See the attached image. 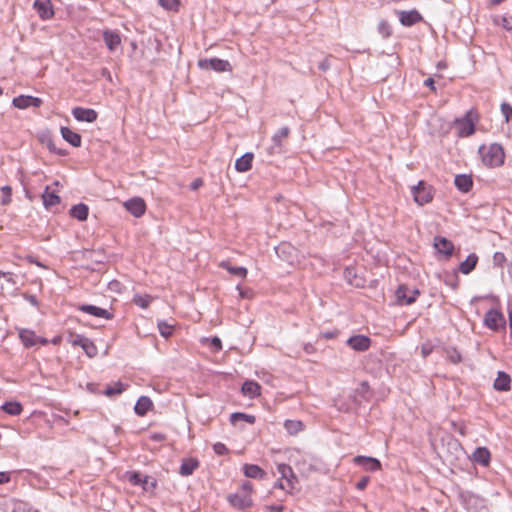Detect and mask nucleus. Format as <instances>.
<instances>
[{"label":"nucleus","mask_w":512,"mask_h":512,"mask_svg":"<svg viewBox=\"0 0 512 512\" xmlns=\"http://www.w3.org/2000/svg\"><path fill=\"white\" fill-rule=\"evenodd\" d=\"M479 153L481 155L483 164L487 167L495 168L504 164V148L498 143H491L489 145L480 146Z\"/></svg>","instance_id":"f257e3e1"},{"label":"nucleus","mask_w":512,"mask_h":512,"mask_svg":"<svg viewBox=\"0 0 512 512\" xmlns=\"http://www.w3.org/2000/svg\"><path fill=\"white\" fill-rule=\"evenodd\" d=\"M478 121V115L474 110H469L466 114L454 121V127L459 137H468L475 132V124Z\"/></svg>","instance_id":"f03ea898"},{"label":"nucleus","mask_w":512,"mask_h":512,"mask_svg":"<svg viewBox=\"0 0 512 512\" xmlns=\"http://www.w3.org/2000/svg\"><path fill=\"white\" fill-rule=\"evenodd\" d=\"M277 470L281 477L276 482L275 488H280L286 492H291L294 489L296 482V477L292 468L287 464H278Z\"/></svg>","instance_id":"7ed1b4c3"},{"label":"nucleus","mask_w":512,"mask_h":512,"mask_svg":"<svg viewBox=\"0 0 512 512\" xmlns=\"http://www.w3.org/2000/svg\"><path fill=\"white\" fill-rule=\"evenodd\" d=\"M412 194L414 197V201L423 206L425 204L430 203L434 197V189L431 185L427 184L424 181H419L416 186L412 188Z\"/></svg>","instance_id":"20e7f679"},{"label":"nucleus","mask_w":512,"mask_h":512,"mask_svg":"<svg viewBox=\"0 0 512 512\" xmlns=\"http://www.w3.org/2000/svg\"><path fill=\"white\" fill-rule=\"evenodd\" d=\"M484 324L489 329L497 331L505 327L506 320L502 312L498 309H490L485 314Z\"/></svg>","instance_id":"39448f33"},{"label":"nucleus","mask_w":512,"mask_h":512,"mask_svg":"<svg viewBox=\"0 0 512 512\" xmlns=\"http://www.w3.org/2000/svg\"><path fill=\"white\" fill-rule=\"evenodd\" d=\"M198 66L201 69L214 70L217 72L231 71L232 69L230 63L227 60L219 58L200 59L198 61Z\"/></svg>","instance_id":"423d86ee"},{"label":"nucleus","mask_w":512,"mask_h":512,"mask_svg":"<svg viewBox=\"0 0 512 512\" xmlns=\"http://www.w3.org/2000/svg\"><path fill=\"white\" fill-rule=\"evenodd\" d=\"M124 207L134 217H141L146 211L145 201L140 197H134L124 202Z\"/></svg>","instance_id":"0eeeda50"},{"label":"nucleus","mask_w":512,"mask_h":512,"mask_svg":"<svg viewBox=\"0 0 512 512\" xmlns=\"http://www.w3.org/2000/svg\"><path fill=\"white\" fill-rule=\"evenodd\" d=\"M418 295V290H409L404 285L399 286L396 290V298L400 304L410 305L416 301Z\"/></svg>","instance_id":"6e6552de"},{"label":"nucleus","mask_w":512,"mask_h":512,"mask_svg":"<svg viewBox=\"0 0 512 512\" xmlns=\"http://www.w3.org/2000/svg\"><path fill=\"white\" fill-rule=\"evenodd\" d=\"M434 248L439 254L445 256L446 259L450 258L453 254L454 244L445 237L436 236L434 238Z\"/></svg>","instance_id":"1a4fd4ad"},{"label":"nucleus","mask_w":512,"mask_h":512,"mask_svg":"<svg viewBox=\"0 0 512 512\" xmlns=\"http://www.w3.org/2000/svg\"><path fill=\"white\" fill-rule=\"evenodd\" d=\"M33 7L42 20H48L54 16L51 0H35Z\"/></svg>","instance_id":"9d476101"},{"label":"nucleus","mask_w":512,"mask_h":512,"mask_svg":"<svg viewBox=\"0 0 512 512\" xmlns=\"http://www.w3.org/2000/svg\"><path fill=\"white\" fill-rule=\"evenodd\" d=\"M12 104L18 109L39 107L42 104V99L30 95H20L13 99Z\"/></svg>","instance_id":"9b49d317"},{"label":"nucleus","mask_w":512,"mask_h":512,"mask_svg":"<svg viewBox=\"0 0 512 512\" xmlns=\"http://www.w3.org/2000/svg\"><path fill=\"white\" fill-rule=\"evenodd\" d=\"M72 115L77 121L92 123L97 119V112L94 109L75 107Z\"/></svg>","instance_id":"f8f14e48"},{"label":"nucleus","mask_w":512,"mask_h":512,"mask_svg":"<svg viewBox=\"0 0 512 512\" xmlns=\"http://www.w3.org/2000/svg\"><path fill=\"white\" fill-rule=\"evenodd\" d=\"M354 463L361 466L366 471H378L381 469V463L378 459L369 456H356Z\"/></svg>","instance_id":"ddd939ff"},{"label":"nucleus","mask_w":512,"mask_h":512,"mask_svg":"<svg viewBox=\"0 0 512 512\" xmlns=\"http://www.w3.org/2000/svg\"><path fill=\"white\" fill-rule=\"evenodd\" d=\"M347 344L355 351H366L371 345V339L365 335H355L347 340Z\"/></svg>","instance_id":"4468645a"},{"label":"nucleus","mask_w":512,"mask_h":512,"mask_svg":"<svg viewBox=\"0 0 512 512\" xmlns=\"http://www.w3.org/2000/svg\"><path fill=\"white\" fill-rule=\"evenodd\" d=\"M19 337L25 347L35 346L38 342L44 345L48 343L47 339H40L34 331L28 329L20 330Z\"/></svg>","instance_id":"2eb2a0df"},{"label":"nucleus","mask_w":512,"mask_h":512,"mask_svg":"<svg viewBox=\"0 0 512 512\" xmlns=\"http://www.w3.org/2000/svg\"><path fill=\"white\" fill-rule=\"evenodd\" d=\"M4 512H38L33 510L26 502L18 499H9L4 503Z\"/></svg>","instance_id":"dca6fc26"},{"label":"nucleus","mask_w":512,"mask_h":512,"mask_svg":"<svg viewBox=\"0 0 512 512\" xmlns=\"http://www.w3.org/2000/svg\"><path fill=\"white\" fill-rule=\"evenodd\" d=\"M79 310L89 315L104 318L107 320H111L113 318V314L110 313L108 310L94 305H82L79 307Z\"/></svg>","instance_id":"f3484780"},{"label":"nucleus","mask_w":512,"mask_h":512,"mask_svg":"<svg viewBox=\"0 0 512 512\" xmlns=\"http://www.w3.org/2000/svg\"><path fill=\"white\" fill-rule=\"evenodd\" d=\"M229 503L237 509H245L252 505V499L249 495H240L238 493L228 496Z\"/></svg>","instance_id":"a211bd4d"},{"label":"nucleus","mask_w":512,"mask_h":512,"mask_svg":"<svg viewBox=\"0 0 512 512\" xmlns=\"http://www.w3.org/2000/svg\"><path fill=\"white\" fill-rule=\"evenodd\" d=\"M103 40L109 51H114L121 44L120 34L116 31L104 30Z\"/></svg>","instance_id":"6ab92c4d"},{"label":"nucleus","mask_w":512,"mask_h":512,"mask_svg":"<svg viewBox=\"0 0 512 512\" xmlns=\"http://www.w3.org/2000/svg\"><path fill=\"white\" fill-rule=\"evenodd\" d=\"M241 392L251 399L261 395V385L256 381L247 380L243 383Z\"/></svg>","instance_id":"aec40b11"},{"label":"nucleus","mask_w":512,"mask_h":512,"mask_svg":"<svg viewBox=\"0 0 512 512\" xmlns=\"http://www.w3.org/2000/svg\"><path fill=\"white\" fill-rule=\"evenodd\" d=\"M478 263V256L475 253H471L467 258L460 262L458 271L464 275L471 273Z\"/></svg>","instance_id":"412c9836"},{"label":"nucleus","mask_w":512,"mask_h":512,"mask_svg":"<svg viewBox=\"0 0 512 512\" xmlns=\"http://www.w3.org/2000/svg\"><path fill=\"white\" fill-rule=\"evenodd\" d=\"M400 22L404 26H412L419 22L422 17L419 12L412 10V11H401L399 13Z\"/></svg>","instance_id":"4be33fe9"},{"label":"nucleus","mask_w":512,"mask_h":512,"mask_svg":"<svg viewBox=\"0 0 512 512\" xmlns=\"http://www.w3.org/2000/svg\"><path fill=\"white\" fill-rule=\"evenodd\" d=\"M199 467V461L196 458H185L182 460L179 473L182 476H190Z\"/></svg>","instance_id":"5701e85b"},{"label":"nucleus","mask_w":512,"mask_h":512,"mask_svg":"<svg viewBox=\"0 0 512 512\" xmlns=\"http://www.w3.org/2000/svg\"><path fill=\"white\" fill-rule=\"evenodd\" d=\"M473 460L481 464L482 466L487 467L491 461L490 451L486 447H478L473 453Z\"/></svg>","instance_id":"b1692460"},{"label":"nucleus","mask_w":512,"mask_h":512,"mask_svg":"<svg viewBox=\"0 0 512 512\" xmlns=\"http://www.w3.org/2000/svg\"><path fill=\"white\" fill-rule=\"evenodd\" d=\"M511 378L505 372H498L497 377L494 381V388L498 391H508L510 390Z\"/></svg>","instance_id":"393cba45"},{"label":"nucleus","mask_w":512,"mask_h":512,"mask_svg":"<svg viewBox=\"0 0 512 512\" xmlns=\"http://www.w3.org/2000/svg\"><path fill=\"white\" fill-rule=\"evenodd\" d=\"M153 406L151 399L147 396H141L134 407V411L139 416H144Z\"/></svg>","instance_id":"a878e982"},{"label":"nucleus","mask_w":512,"mask_h":512,"mask_svg":"<svg viewBox=\"0 0 512 512\" xmlns=\"http://www.w3.org/2000/svg\"><path fill=\"white\" fill-rule=\"evenodd\" d=\"M61 135L65 141L70 143L74 147H79L81 145V135L72 131L68 127L61 128Z\"/></svg>","instance_id":"bb28decb"},{"label":"nucleus","mask_w":512,"mask_h":512,"mask_svg":"<svg viewBox=\"0 0 512 512\" xmlns=\"http://www.w3.org/2000/svg\"><path fill=\"white\" fill-rule=\"evenodd\" d=\"M253 154L252 153H245L243 156L238 158L235 162V169L238 172H246L251 169L252 167V161H253Z\"/></svg>","instance_id":"cd10ccee"},{"label":"nucleus","mask_w":512,"mask_h":512,"mask_svg":"<svg viewBox=\"0 0 512 512\" xmlns=\"http://www.w3.org/2000/svg\"><path fill=\"white\" fill-rule=\"evenodd\" d=\"M243 473L248 478L262 479L266 475L264 470L255 464H245L243 466Z\"/></svg>","instance_id":"c85d7f7f"},{"label":"nucleus","mask_w":512,"mask_h":512,"mask_svg":"<svg viewBox=\"0 0 512 512\" xmlns=\"http://www.w3.org/2000/svg\"><path fill=\"white\" fill-rule=\"evenodd\" d=\"M454 183L458 190L464 193L470 191L473 186L471 177L466 174L456 175Z\"/></svg>","instance_id":"c756f323"},{"label":"nucleus","mask_w":512,"mask_h":512,"mask_svg":"<svg viewBox=\"0 0 512 512\" xmlns=\"http://www.w3.org/2000/svg\"><path fill=\"white\" fill-rule=\"evenodd\" d=\"M88 212V206L83 203L74 205L70 209V215L79 221H85L88 217Z\"/></svg>","instance_id":"7c9ffc66"},{"label":"nucleus","mask_w":512,"mask_h":512,"mask_svg":"<svg viewBox=\"0 0 512 512\" xmlns=\"http://www.w3.org/2000/svg\"><path fill=\"white\" fill-rule=\"evenodd\" d=\"M43 203L45 207L49 208L60 203V197L55 191H51L49 187H46L42 195Z\"/></svg>","instance_id":"2f4dec72"},{"label":"nucleus","mask_w":512,"mask_h":512,"mask_svg":"<svg viewBox=\"0 0 512 512\" xmlns=\"http://www.w3.org/2000/svg\"><path fill=\"white\" fill-rule=\"evenodd\" d=\"M1 409L12 416L20 415L23 411V406L18 401L6 402L1 406Z\"/></svg>","instance_id":"473e14b6"},{"label":"nucleus","mask_w":512,"mask_h":512,"mask_svg":"<svg viewBox=\"0 0 512 512\" xmlns=\"http://www.w3.org/2000/svg\"><path fill=\"white\" fill-rule=\"evenodd\" d=\"M220 267L226 269L230 274L246 278L247 269L245 267H233L228 262H221Z\"/></svg>","instance_id":"72a5a7b5"},{"label":"nucleus","mask_w":512,"mask_h":512,"mask_svg":"<svg viewBox=\"0 0 512 512\" xmlns=\"http://www.w3.org/2000/svg\"><path fill=\"white\" fill-rule=\"evenodd\" d=\"M153 297L148 294H136L133 297V302L142 309L149 307Z\"/></svg>","instance_id":"f704fd0d"},{"label":"nucleus","mask_w":512,"mask_h":512,"mask_svg":"<svg viewBox=\"0 0 512 512\" xmlns=\"http://www.w3.org/2000/svg\"><path fill=\"white\" fill-rule=\"evenodd\" d=\"M284 427L288 431L289 434H297L298 432L302 431L304 428V425L299 420H287L284 423Z\"/></svg>","instance_id":"c9c22d12"},{"label":"nucleus","mask_w":512,"mask_h":512,"mask_svg":"<svg viewBox=\"0 0 512 512\" xmlns=\"http://www.w3.org/2000/svg\"><path fill=\"white\" fill-rule=\"evenodd\" d=\"M290 133V130L288 127H282L280 128L272 137V140L276 147L281 148L282 146V140L286 139Z\"/></svg>","instance_id":"e433bc0d"},{"label":"nucleus","mask_w":512,"mask_h":512,"mask_svg":"<svg viewBox=\"0 0 512 512\" xmlns=\"http://www.w3.org/2000/svg\"><path fill=\"white\" fill-rule=\"evenodd\" d=\"M125 385L121 382H116L112 386H107L104 394L108 397H112L115 395L121 394L123 391H125Z\"/></svg>","instance_id":"4c0bfd02"},{"label":"nucleus","mask_w":512,"mask_h":512,"mask_svg":"<svg viewBox=\"0 0 512 512\" xmlns=\"http://www.w3.org/2000/svg\"><path fill=\"white\" fill-rule=\"evenodd\" d=\"M494 23L501 25L507 31H512V16L504 15L502 17H495Z\"/></svg>","instance_id":"58836bf2"},{"label":"nucleus","mask_w":512,"mask_h":512,"mask_svg":"<svg viewBox=\"0 0 512 512\" xmlns=\"http://www.w3.org/2000/svg\"><path fill=\"white\" fill-rule=\"evenodd\" d=\"M158 3L161 7L169 11H178L179 9V0H158Z\"/></svg>","instance_id":"ea45409f"},{"label":"nucleus","mask_w":512,"mask_h":512,"mask_svg":"<svg viewBox=\"0 0 512 512\" xmlns=\"http://www.w3.org/2000/svg\"><path fill=\"white\" fill-rule=\"evenodd\" d=\"M158 329H159V332L160 334L165 337V338H168L169 336L172 335V332H173V325L171 324H168L167 322L165 321H159L158 322Z\"/></svg>","instance_id":"a19ab883"},{"label":"nucleus","mask_w":512,"mask_h":512,"mask_svg":"<svg viewBox=\"0 0 512 512\" xmlns=\"http://www.w3.org/2000/svg\"><path fill=\"white\" fill-rule=\"evenodd\" d=\"M83 350L89 357H94L97 354V347L90 339H86L82 346Z\"/></svg>","instance_id":"79ce46f5"},{"label":"nucleus","mask_w":512,"mask_h":512,"mask_svg":"<svg viewBox=\"0 0 512 512\" xmlns=\"http://www.w3.org/2000/svg\"><path fill=\"white\" fill-rule=\"evenodd\" d=\"M378 32L384 37V38H387L391 35L392 33V29H391V26L389 25V23L387 21H381L379 24H378Z\"/></svg>","instance_id":"37998d69"},{"label":"nucleus","mask_w":512,"mask_h":512,"mask_svg":"<svg viewBox=\"0 0 512 512\" xmlns=\"http://www.w3.org/2000/svg\"><path fill=\"white\" fill-rule=\"evenodd\" d=\"M501 113L507 123L512 120V106L510 104L503 102L501 104Z\"/></svg>","instance_id":"c03bdc74"},{"label":"nucleus","mask_w":512,"mask_h":512,"mask_svg":"<svg viewBox=\"0 0 512 512\" xmlns=\"http://www.w3.org/2000/svg\"><path fill=\"white\" fill-rule=\"evenodd\" d=\"M231 419L232 421H236L238 419H241V420H244L250 424H253L255 422V416L253 415H248V414H245V413H234L232 414L231 416Z\"/></svg>","instance_id":"a18cd8bd"},{"label":"nucleus","mask_w":512,"mask_h":512,"mask_svg":"<svg viewBox=\"0 0 512 512\" xmlns=\"http://www.w3.org/2000/svg\"><path fill=\"white\" fill-rule=\"evenodd\" d=\"M447 356L449 360L454 364L461 362L462 359L461 354L454 348L447 350Z\"/></svg>","instance_id":"49530a36"},{"label":"nucleus","mask_w":512,"mask_h":512,"mask_svg":"<svg viewBox=\"0 0 512 512\" xmlns=\"http://www.w3.org/2000/svg\"><path fill=\"white\" fill-rule=\"evenodd\" d=\"M506 261V256L503 252H495L493 255V262L495 265L502 267Z\"/></svg>","instance_id":"de8ad7c7"},{"label":"nucleus","mask_w":512,"mask_h":512,"mask_svg":"<svg viewBox=\"0 0 512 512\" xmlns=\"http://www.w3.org/2000/svg\"><path fill=\"white\" fill-rule=\"evenodd\" d=\"M3 198L1 203L7 205L11 202V188L9 186L2 187Z\"/></svg>","instance_id":"09e8293b"},{"label":"nucleus","mask_w":512,"mask_h":512,"mask_svg":"<svg viewBox=\"0 0 512 512\" xmlns=\"http://www.w3.org/2000/svg\"><path fill=\"white\" fill-rule=\"evenodd\" d=\"M213 450L218 455H224L228 452V449L226 448V446L221 442L215 443L213 446Z\"/></svg>","instance_id":"8fccbe9b"},{"label":"nucleus","mask_w":512,"mask_h":512,"mask_svg":"<svg viewBox=\"0 0 512 512\" xmlns=\"http://www.w3.org/2000/svg\"><path fill=\"white\" fill-rule=\"evenodd\" d=\"M207 341H210L211 346L216 350L220 351L222 349V342L221 339L217 336L212 337L211 339H206Z\"/></svg>","instance_id":"3c124183"},{"label":"nucleus","mask_w":512,"mask_h":512,"mask_svg":"<svg viewBox=\"0 0 512 512\" xmlns=\"http://www.w3.org/2000/svg\"><path fill=\"white\" fill-rule=\"evenodd\" d=\"M445 283L447 285H449L450 287H452V289H457L458 288V285H459V279H458V276L456 274L454 275H451L450 276V279H446L445 280Z\"/></svg>","instance_id":"603ef678"},{"label":"nucleus","mask_w":512,"mask_h":512,"mask_svg":"<svg viewBox=\"0 0 512 512\" xmlns=\"http://www.w3.org/2000/svg\"><path fill=\"white\" fill-rule=\"evenodd\" d=\"M86 337L82 336V335H76V336H73L72 339H71V344L73 346H83V343L86 341Z\"/></svg>","instance_id":"864d4df0"},{"label":"nucleus","mask_w":512,"mask_h":512,"mask_svg":"<svg viewBox=\"0 0 512 512\" xmlns=\"http://www.w3.org/2000/svg\"><path fill=\"white\" fill-rule=\"evenodd\" d=\"M370 479L368 476L362 477L356 484V488L359 490H363L367 487Z\"/></svg>","instance_id":"5fc2aeb1"},{"label":"nucleus","mask_w":512,"mask_h":512,"mask_svg":"<svg viewBox=\"0 0 512 512\" xmlns=\"http://www.w3.org/2000/svg\"><path fill=\"white\" fill-rule=\"evenodd\" d=\"M291 250H294V248L287 244V243H282L280 244V246L276 249V252L279 254V253H285V252H290Z\"/></svg>","instance_id":"6e6d98bb"},{"label":"nucleus","mask_w":512,"mask_h":512,"mask_svg":"<svg viewBox=\"0 0 512 512\" xmlns=\"http://www.w3.org/2000/svg\"><path fill=\"white\" fill-rule=\"evenodd\" d=\"M129 481L133 484V485H139L141 483V478H140V475L138 473H131L129 475Z\"/></svg>","instance_id":"4d7b16f0"},{"label":"nucleus","mask_w":512,"mask_h":512,"mask_svg":"<svg viewBox=\"0 0 512 512\" xmlns=\"http://www.w3.org/2000/svg\"><path fill=\"white\" fill-rule=\"evenodd\" d=\"M432 350H433V347L430 344H424L421 347V353H422L423 357H427L428 355H430L432 353Z\"/></svg>","instance_id":"13d9d810"},{"label":"nucleus","mask_w":512,"mask_h":512,"mask_svg":"<svg viewBox=\"0 0 512 512\" xmlns=\"http://www.w3.org/2000/svg\"><path fill=\"white\" fill-rule=\"evenodd\" d=\"M10 481V472H0V484H5Z\"/></svg>","instance_id":"bf43d9fd"},{"label":"nucleus","mask_w":512,"mask_h":512,"mask_svg":"<svg viewBox=\"0 0 512 512\" xmlns=\"http://www.w3.org/2000/svg\"><path fill=\"white\" fill-rule=\"evenodd\" d=\"M0 278H5L7 282H10L12 284L15 283L12 278V273H10V272H3L0 270Z\"/></svg>","instance_id":"052dcab7"},{"label":"nucleus","mask_w":512,"mask_h":512,"mask_svg":"<svg viewBox=\"0 0 512 512\" xmlns=\"http://www.w3.org/2000/svg\"><path fill=\"white\" fill-rule=\"evenodd\" d=\"M242 490L245 491L246 493L244 495H249L251 494L252 492V484L248 481L244 482L242 484Z\"/></svg>","instance_id":"680f3d73"},{"label":"nucleus","mask_w":512,"mask_h":512,"mask_svg":"<svg viewBox=\"0 0 512 512\" xmlns=\"http://www.w3.org/2000/svg\"><path fill=\"white\" fill-rule=\"evenodd\" d=\"M203 185V181L200 178H196L190 185L192 190H197Z\"/></svg>","instance_id":"e2e57ef3"},{"label":"nucleus","mask_w":512,"mask_h":512,"mask_svg":"<svg viewBox=\"0 0 512 512\" xmlns=\"http://www.w3.org/2000/svg\"><path fill=\"white\" fill-rule=\"evenodd\" d=\"M151 439L157 442H161L165 439V436L161 433H153Z\"/></svg>","instance_id":"0e129e2a"},{"label":"nucleus","mask_w":512,"mask_h":512,"mask_svg":"<svg viewBox=\"0 0 512 512\" xmlns=\"http://www.w3.org/2000/svg\"><path fill=\"white\" fill-rule=\"evenodd\" d=\"M424 84L428 86L432 91H435L434 80L432 78L426 79Z\"/></svg>","instance_id":"69168bd1"},{"label":"nucleus","mask_w":512,"mask_h":512,"mask_svg":"<svg viewBox=\"0 0 512 512\" xmlns=\"http://www.w3.org/2000/svg\"><path fill=\"white\" fill-rule=\"evenodd\" d=\"M269 509L272 512H281L283 507L282 506H270Z\"/></svg>","instance_id":"338daca9"},{"label":"nucleus","mask_w":512,"mask_h":512,"mask_svg":"<svg viewBox=\"0 0 512 512\" xmlns=\"http://www.w3.org/2000/svg\"><path fill=\"white\" fill-rule=\"evenodd\" d=\"M509 327H510L511 334H512V310L509 311Z\"/></svg>","instance_id":"774afa93"}]
</instances>
